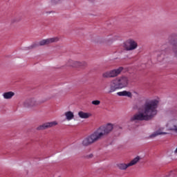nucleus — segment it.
Here are the masks:
<instances>
[{"label": "nucleus", "instance_id": "f3484780", "mask_svg": "<svg viewBox=\"0 0 177 177\" xmlns=\"http://www.w3.org/2000/svg\"><path fill=\"white\" fill-rule=\"evenodd\" d=\"M117 94L118 96H127L128 97H131L132 96V93L127 91L118 92Z\"/></svg>", "mask_w": 177, "mask_h": 177}, {"label": "nucleus", "instance_id": "9b49d317", "mask_svg": "<svg viewBox=\"0 0 177 177\" xmlns=\"http://www.w3.org/2000/svg\"><path fill=\"white\" fill-rule=\"evenodd\" d=\"M56 125H57V122L56 121L46 122L44 124H42L38 126L36 128V129L37 131H45V129L53 128V127H56Z\"/></svg>", "mask_w": 177, "mask_h": 177}, {"label": "nucleus", "instance_id": "ddd939ff", "mask_svg": "<svg viewBox=\"0 0 177 177\" xmlns=\"http://www.w3.org/2000/svg\"><path fill=\"white\" fill-rule=\"evenodd\" d=\"M168 133L162 131L161 129H159L151 134H150L148 137L147 139H154V138H157V136L160 135H167Z\"/></svg>", "mask_w": 177, "mask_h": 177}, {"label": "nucleus", "instance_id": "2eb2a0df", "mask_svg": "<svg viewBox=\"0 0 177 177\" xmlns=\"http://www.w3.org/2000/svg\"><path fill=\"white\" fill-rule=\"evenodd\" d=\"M64 115L66 117V121H71V120H74V112L71 111H68L65 112Z\"/></svg>", "mask_w": 177, "mask_h": 177}, {"label": "nucleus", "instance_id": "0eeeda50", "mask_svg": "<svg viewBox=\"0 0 177 177\" xmlns=\"http://www.w3.org/2000/svg\"><path fill=\"white\" fill-rule=\"evenodd\" d=\"M140 161V156H137L134 158L131 162L129 163H118L116 165L117 168L120 169L121 171H127L129 167H133V165H136Z\"/></svg>", "mask_w": 177, "mask_h": 177}, {"label": "nucleus", "instance_id": "423d86ee", "mask_svg": "<svg viewBox=\"0 0 177 177\" xmlns=\"http://www.w3.org/2000/svg\"><path fill=\"white\" fill-rule=\"evenodd\" d=\"M124 71V68L120 66L118 68L112 69L102 73L103 78H115L118 77L121 73Z\"/></svg>", "mask_w": 177, "mask_h": 177}, {"label": "nucleus", "instance_id": "a211bd4d", "mask_svg": "<svg viewBox=\"0 0 177 177\" xmlns=\"http://www.w3.org/2000/svg\"><path fill=\"white\" fill-rule=\"evenodd\" d=\"M4 99H12L15 96V93L12 91L6 92L3 94Z\"/></svg>", "mask_w": 177, "mask_h": 177}, {"label": "nucleus", "instance_id": "f257e3e1", "mask_svg": "<svg viewBox=\"0 0 177 177\" xmlns=\"http://www.w3.org/2000/svg\"><path fill=\"white\" fill-rule=\"evenodd\" d=\"M160 101L152 100L147 102L141 108L140 112L131 117L130 121H150L157 115V107Z\"/></svg>", "mask_w": 177, "mask_h": 177}, {"label": "nucleus", "instance_id": "412c9836", "mask_svg": "<svg viewBox=\"0 0 177 177\" xmlns=\"http://www.w3.org/2000/svg\"><path fill=\"white\" fill-rule=\"evenodd\" d=\"M86 158L88 160H91V158H93V153H90L86 156Z\"/></svg>", "mask_w": 177, "mask_h": 177}, {"label": "nucleus", "instance_id": "20e7f679", "mask_svg": "<svg viewBox=\"0 0 177 177\" xmlns=\"http://www.w3.org/2000/svg\"><path fill=\"white\" fill-rule=\"evenodd\" d=\"M165 127L167 128V131L177 133V116H170L165 124Z\"/></svg>", "mask_w": 177, "mask_h": 177}, {"label": "nucleus", "instance_id": "f8f14e48", "mask_svg": "<svg viewBox=\"0 0 177 177\" xmlns=\"http://www.w3.org/2000/svg\"><path fill=\"white\" fill-rule=\"evenodd\" d=\"M37 104V100L34 98L26 100L22 103L23 107H24L25 109H32V107H35Z\"/></svg>", "mask_w": 177, "mask_h": 177}, {"label": "nucleus", "instance_id": "dca6fc26", "mask_svg": "<svg viewBox=\"0 0 177 177\" xmlns=\"http://www.w3.org/2000/svg\"><path fill=\"white\" fill-rule=\"evenodd\" d=\"M95 42H97V44H109V41H107V38L100 37H97L95 38Z\"/></svg>", "mask_w": 177, "mask_h": 177}, {"label": "nucleus", "instance_id": "4be33fe9", "mask_svg": "<svg viewBox=\"0 0 177 177\" xmlns=\"http://www.w3.org/2000/svg\"><path fill=\"white\" fill-rule=\"evenodd\" d=\"M111 92H114V90H110L109 91H108V93H111Z\"/></svg>", "mask_w": 177, "mask_h": 177}, {"label": "nucleus", "instance_id": "1a4fd4ad", "mask_svg": "<svg viewBox=\"0 0 177 177\" xmlns=\"http://www.w3.org/2000/svg\"><path fill=\"white\" fill-rule=\"evenodd\" d=\"M123 48L126 50H135V49H138V42L135 39H129L124 43Z\"/></svg>", "mask_w": 177, "mask_h": 177}, {"label": "nucleus", "instance_id": "6e6552de", "mask_svg": "<svg viewBox=\"0 0 177 177\" xmlns=\"http://www.w3.org/2000/svg\"><path fill=\"white\" fill-rule=\"evenodd\" d=\"M66 64L71 68H82V67H86L88 66V63L85 61H77L74 59H68Z\"/></svg>", "mask_w": 177, "mask_h": 177}, {"label": "nucleus", "instance_id": "4468645a", "mask_svg": "<svg viewBox=\"0 0 177 177\" xmlns=\"http://www.w3.org/2000/svg\"><path fill=\"white\" fill-rule=\"evenodd\" d=\"M77 115H79L80 118L86 120V118L92 117V113L80 111L78 112Z\"/></svg>", "mask_w": 177, "mask_h": 177}, {"label": "nucleus", "instance_id": "f03ea898", "mask_svg": "<svg viewBox=\"0 0 177 177\" xmlns=\"http://www.w3.org/2000/svg\"><path fill=\"white\" fill-rule=\"evenodd\" d=\"M102 139H104V137L99 128H97L93 133L82 140V145L86 147L91 146V145H93V143H96V142H99V140H102Z\"/></svg>", "mask_w": 177, "mask_h": 177}, {"label": "nucleus", "instance_id": "7ed1b4c3", "mask_svg": "<svg viewBox=\"0 0 177 177\" xmlns=\"http://www.w3.org/2000/svg\"><path fill=\"white\" fill-rule=\"evenodd\" d=\"M129 84V78L128 76L122 75L115 80H113L110 83L111 88H127Z\"/></svg>", "mask_w": 177, "mask_h": 177}, {"label": "nucleus", "instance_id": "5701e85b", "mask_svg": "<svg viewBox=\"0 0 177 177\" xmlns=\"http://www.w3.org/2000/svg\"><path fill=\"white\" fill-rule=\"evenodd\" d=\"M118 129H122V127L121 126H119V127H118Z\"/></svg>", "mask_w": 177, "mask_h": 177}, {"label": "nucleus", "instance_id": "9d476101", "mask_svg": "<svg viewBox=\"0 0 177 177\" xmlns=\"http://www.w3.org/2000/svg\"><path fill=\"white\" fill-rule=\"evenodd\" d=\"M59 37H50L48 39H44L38 42L39 46H45V45H50V44H54L55 42H58Z\"/></svg>", "mask_w": 177, "mask_h": 177}, {"label": "nucleus", "instance_id": "39448f33", "mask_svg": "<svg viewBox=\"0 0 177 177\" xmlns=\"http://www.w3.org/2000/svg\"><path fill=\"white\" fill-rule=\"evenodd\" d=\"M98 129L101 131L102 136L106 138V136H109L114 131V124L111 122L106 123L98 127Z\"/></svg>", "mask_w": 177, "mask_h": 177}, {"label": "nucleus", "instance_id": "aec40b11", "mask_svg": "<svg viewBox=\"0 0 177 177\" xmlns=\"http://www.w3.org/2000/svg\"><path fill=\"white\" fill-rule=\"evenodd\" d=\"M92 104H94V106H99L100 104V102L99 100H94L92 101Z\"/></svg>", "mask_w": 177, "mask_h": 177}, {"label": "nucleus", "instance_id": "6ab92c4d", "mask_svg": "<svg viewBox=\"0 0 177 177\" xmlns=\"http://www.w3.org/2000/svg\"><path fill=\"white\" fill-rule=\"evenodd\" d=\"M50 2L51 5H59V3L64 2V0H50Z\"/></svg>", "mask_w": 177, "mask_h": 177}]
</instances>
